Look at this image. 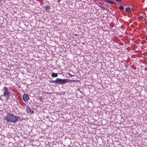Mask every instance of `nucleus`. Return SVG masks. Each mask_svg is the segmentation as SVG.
Masks as SVG:
<instances>
[{
    "instance_id": "1",
    "label": "nucleus",
    "mask_w": 147,
    "mask_h": 147,
    "mask_svg": "<svg viewBox=\"0 0 147 147\" xmlns=\"http://www.w3.org/2000/svg\"><path fill=\"white\" fill-rule=\"evenodd\" d=\"M4 120L8 123H16L19 120L18 117L11 113H8Z\"/></svg>"
},
{
    "instance_id": "2",
    "label": "nucleus",
    "mask_w": 147,
    "mask_h": 147,
    "mask_svg": "<svg viewBox=\"0 0 147 147\" xmlns=\"http://www.w3.org/2000/svg\"><path fill=\"white\" fill-rule=\"evenodd\" d=\"M2 91L3 92L4 94L3 95H1L0 96V97H1L0 99L1 100H3L1 98H2L3 97H4L5 98V100H8L10 92H9L8 88L6 87H4L3 88Z\"/></svg>"
},
{
    "instance_id": "3",
    "label": "nucleus",
    "mask_w": 147,
    "mask_h": 147,
    "mask_svg": "<svg viewBox=\"0 0 147 147\" xmlns=\"http://www.w3.org/2000/svg\"><path fill=\"white\" fill-rule=\"evenodd\" d=\"M52 82L57 84H62L64 83V79H61L57 78L55 80H52Z\"/></svg>"
},
{
    "instance_id": "4",
    "label": "nucleus",
    "mask_w": 147,
    "mask_h": 147,
    "mask_svg": "<svg viewBox=\"0 0 147 147\" xmlns=\"http://www.w3.org/2000/svg\"><path fill=\"white\" fill-rule=\"evenodd\" d=\"M26 112L27 113H30L31 114L33 113L34 112L33 111H31L29 106H27L26 107Z\"/></svg>"
},
{
    "instance_id": "5",
    "label": "nucleus",
    "mask_w": 147,
    "mask_h": 147,
    "mask_svg": "<svg viewBox=\"0 0 147 147\" xmlns=\"http://www.w3.org/2000/svg\"><path fill=\"white\" fill-rule=\"evenodd\" d=\"M23 99L24 101H27L29 99V97L28 94H24L23 95Z\"/></svg>"
},
{
    "instance_id": "6",
    "label": "nucleus",
    "mask_w": 147,
    "mask_h": 147,
    "mask_svg": "<svg viewBox=\"0 0 147 147\" xmlns=\"http://www.w3.org/2000/svg\"><path fill=\"white\" fill-rule=\"evenodd\" d=\"M65 69L66 72V77L68 78L70 76H74V75H72L70 74V73H69V72L68 73L67 72V70H66L67 68H65Z\"/></svg>"
},
{
    "instance_id": "7",
    "label": "nucleus",
    "mask_w": 147,
    "mask_h": 147,
    "mask_svg": "<svg viewBox=\"0 0 147 147\" xmlns=\"http://www.w3.org/2000/svg\"><path fill=\"white\" fill-rule=\"evenodd\" d=\"M44 8L46 11H48L50 9V6L48 5H46L44 7Z\"/></svg>"
},
{
    "instance_id": "8",
    "label": "nucleus",
    "mask_w": 147,
    "mask_h": 147,
    "mask_svg": "<svg viewBox=\"0 0 147 147\" xmlns=\"http://www.w3.org/2000/svg\"><path fill=\"white\" fill-rule=\"evenodd\" d=\"M51 76L52 77H56L58 76V74L56 73H53L51 74Z\"/></svg>"
},
{
    "instance_id": "9",
    "label": "nucleus",
    "mask_w": 147,
    "mask_h": 147,
    "mask_svg": "<svg viewBox=\"0 0 147 147\" xmlns=\"http://www.w3.org/2000/svg\"><path fill=\"white\" fill-rule=\"evenodd\" d=\"M126 12L128 13H129L131 12V10L129 7H127L125 9Z\"/></svg>"
},
{
    "instance_id": "10",
    "label": "nucleus",
    "mask_w": 147,
    "mask_h": 147,
    "mask_svg": "<svg viewBox=\"0 0 147 147\" xmlns=\"http://www.w3.org/2000/svg\"><path fill=\"white\" fill-rule=\"evenodd\" d=\"M106 2H108V3L111 4H115V3L114 2H113L110 0H107Z\"/></svg>"
},
{
    "instance_id": "11",
    "label": "nucleus",
    "mask_w": 147,
    "mask_h": 147,
    "mask_svg": "<svg viewBox=\"0 0 147 147\" xmlns=\"http://www.w3.org/2000/svg\"><path fill=\"white\" fill-rule=\"evenodd\" d=\"M124 8L123 7L122 5L120 6L119 7V9L121 10L123 9Z\"/></svg>"
},
{
    "instance_id": "12",
    "label": "nucleus",
    "mask_w": 147,
    "mask_h": 147,
    "mask_svg": "<svg viewBox=\"0 0 147 147\" xmlns=\"http://www.w3.org/2000/svg\"><path fill=\"white\" fill-rule=\"evenodd\" d=\"M18 118H19V120L20 121H22L24 119L22 117H18Z\"/></svg>"
},
{
    "instance_id": "13",
    "label": "nucleus",
    "mask_w": 147,
    "mask_h": 147,
    "mask_svg": "<svg viewBox=\"0 0 147 147\" xmlns=\"http://www.w3.org/2000/svg\"><path fill=\"white\" fill-rule=\"evenodd\" d=\"M39 100H43V98L42 96H40L39 97Z\"/></svg>"
},
{
    "instance_id": "14",
    "label": "nucleus",
    "mask_w": 147,
    "mask_h": 147,
    "mask_svg": "<svg viewBox=\"0 0 147 147\" xmlns=\"http://www.w3.org/2000/svg\"><path fill=\"white\" fill-rule=\"evenodd\" d=\"M69 80L67 79H65V83L69 82Z\"/></svg>"
},
{
    "instance_id": "15",
    "label": "nucleus",
    "mask_w": 147,
    "mask_h": 147,
    "mask_svg": "<svg viewBox=\"0 0 147 147\" xmlns=\"http://www.w3.org/2000/svg\"><path fill=\"white\" fill-rule=\"evenodd\" d=\"M100 7L102 9H104V10L105 9V7H103L102 6H100Z\"/></svg>"
},
{
    "instance_id": "16",
    "label": "nucleus",
    "mask_w": 147,
    "mask_h": 147,
    "mask_svg": "<svg viewBox=\"0 0 147 147\" xmlns=\"http://www.w3.org/2000/svg\"><path fill=\"white\" fill-rule=\"evenodd\" d=\"M139 18L140 19H142V18H143V17L141 16H139Z\"/></svg>"
},
{
    "instance_id": "17",
    "label": "nucleus",
    "mask_w": 147,
    "mask_h": 147,
    "mask_svg": "<svg viewBox=\"0 0 147 147\" xmlns=\"http://www.w3.org/2000/svg\"><path fill=\"white\" fill-rule=\"evenodd\" d=\"M117 2H120L121 1V0H116Z\"/></svg>"
},
{
    "instance_id": "18",
    "label": "nucleus",
    "mask_w": 147,
    "mask_h": 147,
    "mask_svg": "<svg viewBox=\"0 0 147 147\" xmlns=\"http://www.w3.org/2000/svg\"><path fill=\"white\" fill-rule=\"evenodd\" d=\"M67 115H69L68 114H66Z\"/></svg>"
}]
</instances>
